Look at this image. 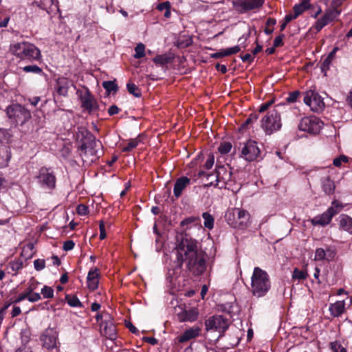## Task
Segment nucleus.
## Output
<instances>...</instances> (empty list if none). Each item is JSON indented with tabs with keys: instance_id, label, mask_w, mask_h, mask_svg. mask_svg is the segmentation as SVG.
Listing matches in <instances>:
<instances>
[{
	"instance_id": "nucleus-1",
	"label": "nucleus",
	"mask_w": 352,
	"mask_h": 352,
	"mask_svg": "<svg viewBox=\"0 0 352 352\" xmlns=\"http://www.w3.org/2000/svg\"><path fill=\"white\" fill-rule=\"evenodd\" d=\"M177 242L178 265L181 267L185 262L194 276L201 275L206 270V252L199 249L197 241L186 234L178 235Z\"/></svg>"
},
{
	"instance_id": "nucleus-2",
	"label": "nucleus",
	"mask_w": 352,
	"mask_h": 352,
	"mask_svg": "<svg viewBox=\"0 0 352 352\" xmlns=\"http://www.w3.org/2000/svg\"><path fill=\"white\" fill-rule=\"evenodd\" d=\"M102 148V143L90 135L78 148L79 155L86 165H90L99 157Z\"/></svg>"
},
{
	"instance_id": "nucleus-3",
	"label": "nucleus",
	"mask_w": 352,
	"mask_h": 352,
	"mask_svg": "<svg viewBox=\"0 0 352 352\" xmlns=\"http://www.w3.org/2000/svg\"><path fill=\"white\" fill-rule=\"evenodd\" d=\"M252 294L258 298L266 295L271 287V282L267 273L258 267L254 269L251 278Z\"/></svg>"
},
{
	"instance_id": "nucleus-4",
	"label": "nucleus",
	"mask_w": 352,
	"mask_h": 352,
	"mask_svg": "<svg viewBox=\"0 0 352 352\" xmlns=\"http://www.w3.org/2000/svg\"><path fill=\"white\" fill-rule=\"evenodd\" d=\"M12 54L21 60H37L41 58L40 50L28 42H19L10 45Z\"/></svg>"
},
{
	"instance_id": "nucleus-5",
	"label": "nucleus",
	"mask_w": 352,
	"mask_h": 352,
	"mask_svg": "<svg viewBox=\"0 0 352 352\" xmlns=\"http://www.w3.org/2000/svg\"><path fill=\"white\" fill-rule=\"evenodd\" d=\"M8 118L15 124L23 125L31 118L30 111L19 104H12L6 108Z\"/></svg>"
},
{
	"instance_id": "nucleus-6",
	"label": "nucleus",
	"mask_w": 352,
	"mask_h": 352,
	"mask_svg": "<svg viewBox=\"0 0 352 352\" xmlns=\"http://www.w3.org/2000/svg\"><path fill=\"white\" fill-rule=\"evenodd\" d=\"M281 126L280 115L278 109L269 111L261 120V127L268 134L279 130Z\"/></svg>"
},
{
	"instance_id": "nucleus-7",
	"label": "nucleus",
	"mask_w": 352,
	"mask_h": 352,
	"mask_svg": "<svg viewBox=\"0 0 352 352\" xmlns=\"http://www.w3.org/2000/svg\"><path fill=\"white\" fill-rule=\"evenodd\" d=\"M213 177L216 182L215 186L219 188H226L232 182L231 168L228 166H219L214 173H210L208 177Z\"/></svg>"
},
{
	"instance_id": "nucleus-8",
	"label": "nucleus",
	"mask_w": 352,
	"mask_h": 352,
	"mask_svg": "<svg viewBox=\"0 0 352 352\" xmlns=\"http://www.w3.org/2000/svg\"><path fill=\"white\" fill-rule=\"evenodd\" d=\"M229 321L220 315L213 316L207 319L205 322L206 331H218L221 337L229 327Z\"/></svg>"
},
{
	"instance_id": "nucleus-9",
	"label": "nucleus",
	"mask_w": 352,
	"mask_h": 352,
	"mask_svg": "<svg viewBox=\"0 0 352 352\" xmlns=\"http://www.w3.org/2000/svg\"><path fill=\"white\" fill-rule=\"evenodd\" d=\"M303 101L313 111H321L324 107V102L322 97L312 89L303 94Z\"/></svg>"
},
{
	"instance_id": "nucleus-10",
	"label": "nucleus",
	"mask_w": 352,
	"mask_h": 352,
	"mask_svg": "<svg viewBox=\"0 0 352 352\" xmlns=\"http://www.w3.org/2000/svg\"><path fill=\"white\" fill-rule=\"evenodd\" d=\"M322 126V122L318 118L310 116L301 119L298 129L309 133L316 134L319 133Z\"/></svg>"
},
{
	"instance_id": "nucleus-11",
	"label": "nucleus",
	"mask_w": 352,
	"mask_h": 352,
	"mask_svg": "<svg viewBox=\"0 0 352 352\" xmlns=\"http://www.w3.org/2000/svg\"><path fill=\"white\" fill-rule=\"evenodd\" d=\"M260 154V149L256 142L250 140L247 141L241 148V157L246 161L255 160Z\"/></svg>"
},
{
	"instance_id": "nucleus-12",
	"label": "nucleus",
	"mask_w": 352,
	"mask_h": 352,
	"mask_svg": "<svg viewBox=\"0 0 352 352\" xmlns=\"http://www.w3.org/2000/svg\"><path fill=\"white\" fill-rule=\"evenodd\" d=\"M43 347L48 350L57 348L58 332L52 328L47 329L40 337Z\"/></svg>"
},
{
	"instance_id": "nucleus-13",
	"label": "nucleus",
	"mask_w": 352,
	"mask_h": 352,
	"mask_svg": "<svg viewBox=\"0 0 352 352\" xmlns=\"http://www.w3.org/2000/svg\"><path fill=\"white\" fill-rule=\"evenodd\" d=\"M38 183L43 187L52 189L56 185V177L54 173L49 168L43 167L39 170L37 176Z\"/></svg>"
},
{
	"instance_id": "nucleus-14",
	"label": "nucleus",
	"mask_w": 352,
	"mask_h": 352,
	"mask_svg": "<svg viewBox=\"0 0 352 352\" xmlns=\"http://www.w3.org/2000/svg\"><path fill=\"white\" fill-rule=\"evenodd\" d=\"M336 255V249L334 246L324 245L316 250L315 260L330 261L333 260Z\"/></svg>"
},
{
	"instance_id": "nucleus-15",
	"label": "nucleus",
	"mask_w": 352,
	"mask_h": 352,
	"mask_svg": "<svg viewBox=\"0 0 352 352\" xmlns=\"http://www.w3.org/2000/svg\"><path fill=\"white\" fill-rule=\"evenodd\" d=\"M263 3L264 0H239L234 1L233 4L239 12H245L260 8Z\"/></svg>"
},
{
	"instance_id": "nucleus-16",
	"label": "nucleus",
	"mask_w": 352,
	"mask_h": 352,
	"mask_svg": "<svg viewBox=\"0 0 352 352\" xmlns=\"http://www.w3.org/2000/svg\"><path fill=\"white\" fill-rule=\"evenodd\" d=\"M340 12L337 9L327 11L322 18L317 20L314 28L316 30L317 32H320L325 25L333 21L340 14Z\"/></svg>"
},
{
	"instance_id": "nucleus-17",
	"label": "nucleus",
	"mask_w": 352,
	"mask_h": 352,
	"mask_svg": "<svg viewBox=\"0 0 352 352\" xmlns=\"http://www.w3.org/2000/svg\"><path fill=\"white\" fill-rule=\"evenodd\" d=\"M351 305H352V297H347L346 300H338L335 303L331 304L329 310L332 316L339 317L344 313L345 306H350Z\"/></svg>"
},
{
	"instance_id": "nucleus-18",
	"label": "nucleus",
	"mask_w": 352,
	"mask_h": 352,
	"mask_svg": "<svg viewBox=\"0 0 352 352\" xmlns=\"http://www.w3.org/2000/svg\"><path fill=\"white\" fill-rule=\"evenodd\" d=\"M82 107L91 113L98 109V104L95 98L87 90L80 96Z\"/></svg>"
},
{
	"instance_id": "nucleus-19",
	"label": "nucleus",
	"mask_w": 352,
	"mask_h": 352,
	"mask_svg": "<svg viewBox=\"0 0 352 352\" xmlns=\"http://www.w3.org/2000/svg\"><path fill=\"white\" fill-rule=\"evenodd\" d=\"M235 217L236 223L234 225V228L243 229L248 226L250 214L245 210L234 208L232 210Z\"/></svg>"
},
{
	"instance_id": "nucleus-20",
	"label": "nucleus",
	"mask_w": 352,
	"mask_h": 352,
	"mask_svg": "<svg viewBox=\"0 0 352 352\" xmlns=\"http://www.w3.org/2000/svg\"><path fill=\"white\" fill-rule=\"evenodd\" d=\"M102 334L111 341L117 338L116 329L111 321L102 322L100 324Z\"/></svg>"
},
{
	"instance_id": "nucleus-21",
	"label": "nucleus",
	"mask_w": 352,
	"mask_h": 352,
	"mask_svg": "<svg viewBox=\"0 0 352 352\" xmlns=\"http://www.w3.org/2000/svg\"><path fill=\"white\" fill-rule=\"evenodd\" d=\"M332 212L327 210L321 214L317 215L311 219V223L313 226H326L330 223L333 219Z\"/></svg>"
},
{
	"instance_id": "nucleus-22",
	"label": "nucleus",
	"mask_w": 352,
	"mask_h": 352,
	"mask_svg": "<svg viewBox=\"0 0 352 352\" xmlns=\"http://www.w3.org/2000/svg\"><path fill=\"white\" fill-rule=\"evenodd\" d=\"M71 85L72 82L68 78H58L56 80L55 89L60 96H66Z\"/></svg>"
},
{
	"instance_id": "nucleus-23",
	"label": "nucleus",
	"mask_w": 352,
	"mask_h": 352,
	"mask_svg": "<svg viewBox=\"0 0 352 352\" xmlns=\"http://www.w3.org/2000/svg\"><path fill=\"white\" fill-rule=\"evenodd\" d=\"M338 226L339 228L352 234V217L350 216L342 214L338 218Z\"/></svg>"
},
{
	"instance_id": "nucleus-24",
	"label": "nucleus",
	"mask_w": 352,
	"mask_h": 352,
	"mask_svg": "<svg viewBox=\"0 0 352 352\" xmlns=\"http://www.w3.org/2000/svg\"><path fill=\"white\" fill-rule=\"evenodd\" d=\"M201 329L199 327H192L186 329L181 336L178 337L179 342H185L191 339L197 338L200 333Z\"/></svg>"
},
{
	"instance_id": "nucleus-25",
	"label": "nucleus",
	"mask_w": 352,
	"mask_h": 352,
	"mask_svg": "<svg viewBox=\"0 0 352 352\" xmlns=\"http://www.w3.org/2000/svg\"><path fill=\"white\" fill-rule=\"evenodd\" d=\"M98 270L94 268L91 270L87 275V285L89 289L94 291L98 288Z\"/></svg>"
},
{
	"instance_id": "nucleus-26",
	"label": "nucleus",
	"mask_w": 352,
	"mask_h": 352,
	"mask_svg": "<svg viewBox=\"0 0 352 352\" xmlns=\"http://www.w3.org/2000/svg\"><path fill=\"white\" fill-rule=\"evenodd\" d=\"M190 179L187 177H182L177 179L174 185V195L176 197H179L183 191V190L190 184Z\"/></svg>"
},
{
	"instance_id": "nucleus-27",
	"label": "nucleus",
	"mask_w": 352,
	"mask_h": 352,
	"mask_svg": "<svg viewBox=\"0 0 352 352\" xmlns=\"http://www.w3.org/2000/svg\"><path fill=\"white\" fill-rule=\"evenodd\" d=\"M199 312L197 309H190L188 310H185L183 312H182L179 317V320L181 321L185 322V321H189V322H193L197 320L198 317Z\"/></svg>"
},
{
	"instance_id": "nucleus-28",
	"label": "nucleus",
	"mask_w": 352,
	"mask_h": 352,
	"mask_svg": "<svg viewBox=\"0 0 352 352\" xmlns=\"http://www.w3.org/2000/svg\"><path fill=\"white\" fill-rule=\"evenodd\" d=\"M322 188L326 195H332L334 193L336 186L334 182L329 177H324L321 179Z\"/></svg>"
},
{
	"instance_id": "nucleus-29",
	"label": "nucleus",
	"mask_w": 352,
	"mask_h": 352,
	"mask_svg": "<svg viewBox=\"0 0 352 352\" xmlns=\"http://www.w3.org/2000/svg\"><path fill=\"white\" fill-rule=\"evenodd\" d=\"M10 154L8 147L3 146L0 147V166L3 167L8 164L10 159Z\"/></svg>"
},
{
	"instance_id": "nucleus-30",
	"label": "nucleus",
	"mask_w": 352,
	"mask_h": 352,
	"mask_svg": "<svg viewBox=\"0 0 352 352\" xmlns=\"http://www.w3.org/2000/svg\"><path fill=\"white\" fill-rule=\"evenodd\" d=\"M309 0H303L300 3L296 4L294 6V13L297 17L309 8Z\"/></svg>"
},
{
	"instance_id": "nucleus-31",
	"label": "nucleus",
	"mask_w": 352,
	"mask_h": 352,
	"mask_svg": "<svg viewBox=\"0 0 352 352\" xmlns=\"http://www.w3.org/2000/svg\"><path fill=\"white\" fill-rule=\"evenodd\" d=\"M338 50V47H335L327 56V57L324 60L321 69L322 72L327 70L329 68V65L331 63L332 60L334 58L336 52Z\"/></svg>"
},
{
	"instance_id": "nucleus-32",
	"label": "nucleus",
	"mask_w": 352,
	"mask_h": 352,
	"mask_svg": "<svg viewBox=\"0 0 352 352\" xmlns=\"http://www.w3.org/2000/svg\"><path fill=\"white\" fill-rule=\"evenodd\" d=\"M202 217L204 220V226L209 230L212 229L214 227V217L208 212H204L202 214Z\"/></svg>"
},
{
	"instance_id": "nucleus-33",
	"label": "nucleus",
	"mask_w": 352,
	"mask_h": 352,
	"mask_svg": "<svg viewBox=\"0 0 352 352\" xmlns=\"http://www.w3.org/2000/svg\"><path fill=\"white\" fill-rule=\"evenodd\" d=\"M23 267V261L21 259H16L10 261L8 264V268L14 272L13 275H16V273Z\"/></svg>"
},
{
	"instance_id": "nucleus-34",
	"label": "nucleus",
	"mask_w": 352,
	"mask_h": 352,
	"mask_svg": "<svg viewBox=\"0 0 352 352\" xmlns=\"http://www.w3.org/2000/svg\"><path fill=\"white\" fill-rule=\"evenodd\" d=\"M343 207L344 206L341 203L337 200H334L331 202V206L327 210L332 212V216L334 217L342 210Z\"/></svg>"
},
{
	"instance_id": "nucleus-35",
	"label": "nucleus",
	"mask_w": 352,
	"mask_h": 352,
	"mask_svg": "<svg viewBox=\"0 0 352 352\" xmlns=\"http://www.w3.org/2000/svg\"><path fill=\"white\" fill-rule=\"evenodd\" d=\"M140 142L141 140L140 135L134 139H131L127 145L123 148L122 151L124 152H129L132 149L135 148Z\"/></svg>"
},
{
	"instance_id": "nucleus-36",
	"label": "nucleus",
	"mask_w": 352,
	"mask_h": 352,
	"mask_svg": "<svg viewBox=\"0 0 352 352\" xmlns=\"http://www.w3.org/2000/svg\"><path fill=\"white\" fill-rule=\"evenodd\" d=\"M170 60H171L170 57L168 56L166 54L157 55V56H155L153 58V62L155 64L160 65H166V64L168 63L169 62H170Z\"/></svg>"
},
{
	"instance_id": "nucleus-37",
	"label": "nucleus",
	"mask_w": 352,
	"mask_h": 352,
	"mask_svg": "<svg viewBox=\"0 0 352 352\" xmlns=\"http://www.w3.org/2000/svg\"><path fill=\"white\" fill-rule=\"evenodd\" d=\"M65 299L69 304V306L73 307H82V303L79 300V299L76 296H70L67 295Z\"/></svg>"
},
{
	"instance_id": "nucleus-38",
	"label": "nucleus",
	"mask_w": 352,
	"mask_h": 352,
	"mask_svg": "<svg viewBox=\"0 0 352 352\" xmlns=\"http://www.w3.org/2000/svg\"><path fill=\"white\" fill-rule=\"evenodd\" d=\"M102 87L108 93H111V91H117L118 85L115 83L114 81L108 80L104 81L102 82Z\"/></svg>"
},
{
	"instance_id": "nucleus-39",
	"label": "nucleus",
	"mask_w": 352,
	"mask_h": 352,
	"mask_svg": "<svg viewBox=\"0 0 352 352\" xmlns=\"http://www.w3.org/2000/svg\"><path fill=\"white\" fill-rule=\"evenodd\" d=\"M145 46L142 43H138L135 47V54L133 55L135 58H141L145 56L144 53Z\"/></svg>"
},
{
	"instance_id": "nucleus-40",
	"label": "nucleus",
	"mask_w": 352,
	"mask_h": 352,
	"mask_svg": "<svg viewBox=\"0 0 352 352\" xmlns=\"http://www.w3.org/2000/svg\"><path fill=\"white\" fill-rule=\"evenodd\" d=\"M307 276V274L306 272L298 270V268H295L292 274V278L294 279H298V280H305Z\"/></svg>"
},
{
	"instance_id": "nucleus-41",
	"label": "nucleus",
	"mask_w": 352,
	"mask_h": 352,
	"mask_svg": "<svg viewBox=\"0 0 352 352\" xmlns=\"http://www.w3.org/2000/svg\"><path fill=\"white\" fill-rule=\"evenodd\" d=\"M128 91L133 94L135 97L139 98L141 96L140 91L134 83H128L126 85Z\"/></svg>"
},
{
	"instance_id": "nucleus-42",
	"label": "nucleus",
	"mask_w": 352,
	"mask_h": 352,
	"mask_svg": "<svg viewBox=\"0 0 352 352\" xmlns=\"http://www.w3.org/2000/svg\"><path fill=\"white\" fill-rule=\"evenodd\" d=\"M44 298H52L54 297V289L49 286L45 285L41 290Z\"/></svg>"
},
{
	"instance_id": "nucleus-43",
	"label": "nucleus",
	"mask_w": 352,
	"mask_h": 352,
	"mask_svg": "<svg viewBox=\"0 0 352 352\" xmlns=\"http://www.w3.org/2000/svg\"><path fill=\"white\" fill-rule=\"evenodd\" d=\"M23 70L25 72H32L34 74H41L42 73V69L36 65H27L23 67Z\"/></svg>"
},
{
	"instance_id": "nucleus-44",
	"label": "nucleus",
	"mask_w": 352,
	"mask_h": 352,
	"mask_svg": "<svg viewBox=\"0 0 352 352\" xmlns=\"http://www.w3.org/2000/svg\"><path fill=\"white\" fill-rule=\"evenodd\" d=\"M11 135L9 131L4 129H0V142L7 143Z\"/></svg>"
},
{
	"instance_id": "nucleus-45",
	"label": "nucleus",
	"mask_w": 352,
	"mask_h": 352,
	"mask_svg": "<svg viewBox=\"0 0 352 352\" xmlns=\"http://www.w3.org/2000/svg\"><path fill=\"white\" fill-rule=\"evenodd\" d=\"M232 146L231 143L225 142L220 144L218 150L221 154H226L230 151Z\"/></svg>"
},
{
	"instance_id": "nucleus-46",
	"label": "nucleus",
	"mask_w": 352,
	"mask_h": 352,
	"mask_svg": "<svg viewBox=\"0 0 352 352\" xmlns=\"http://www.w3.org/2000/svg\"><path fill=\"white\" fill-rule=\"evenodd\" d=\"M258 118V115L256 113H251L248 118L241 125L242 128H246L250 124H252L253 122L256 121Z\"/></svg>"
},
{
	"instance_id": "nucleus-47",
	"label": "nucleus",
	"mask_w": 352,
	"mask_h": 352,
	"mask_svg": "<svg viewBox=\"0 0 352 352\" xmlns=\"http://www.w3.org/2000/svg\"><path fill=\"white\" fill-rule=\"evenodd\" d=\"M349 158L344 155H341L338 157L335 158L333 162V164L336 167H340L342 162L347 163Z\"/></svg>"
},
{
	"instance_id": "nucleus-48",
	"label": "nucleus",
	"mask_w": 352,
	"mask_h": 352,
	"mask_svg": "<svg viewBox=\"0 0 352 352\" xmlns=\"http://www.w3.org/2000/svg\"><path fill=\"white\" fill-rule=\"evenodd\" d=\"M331 349L333 352H347L346 349L337 342L331 343Z\"/></svg>"
},
{
	"instance_id": "nucleus-49",
	"label": "nucleus",
	"mask_w": 352,
	"mask_h": 352,
	"mask_svg": "<svg viewBox=\"0 0 352 352\" xmlns=\"http://www.w3.org/2000/svg\"><path fill=\"white\" fill-rule=\"evenodd\" d=\"M225 217L228 223L234 228V225H235L234 223L236 221L233 210L226 213Z\"/></svg>"
},
{
	"instance_id": "nucleus-50",
	"label": "nucleus",
	"mask_w": 352,
	"mask_h": 352,
	"mask_svg": "<svg viewBox=\"0 0 352 352\" xmlns=\"http://www.w3.org/2000/svg\"><path fill=\"white\" fill-rule=\"evenodd\" d=\"M241 48L239 45H236L232 47H229L227 49H224V54H226V56L238 53L240 51Z\"/></svg>"
},
{
	"instance_id": "nucleus-51",
	"label": "nucleus",
	"mask_w": 352,
	"mask_h": 352,
	"mask_svg": "<svg viewBox=\"0 0 352 352\" xmlns=\"http://www.w3.org/2000/svg\"><path fill=\"white\" fill-rule=\"evenodd\" d=\"M34 267L36 270L41 271L45 267V262L43 259H36L34 261Z\"/></svg>"
},
{
	"instance_id": "nucleus-52",
	"label": "nucleus",
	"mask_w": 352,
	"mask_h": 352,
	"mask_svg": "<svg viewBox=\"0 0 352 352\" xmlns=\"http://www.w3.org/2000/svg\"><path fill=\"white\" fill-rule=\"evenodd\" d=\"M77 213L79 215H86L89 212L88 207L84 204H80L76 208Z\"/></svg>"
},
{
	"instance_id": "nucleus-53",
	"label": "nucleus",
	"mask_w": 352,
	"mask_h": 352,
	"mask_svg": "<svg viewBox=\"0 0 352 352\" xmlns=\"http://www.w3.org/2000/svg\"><path fill=\"white\" fill-rule=\"evenodd\" d=\"M41 299V294L37 292H34L28 295V301L30 302H38Z\"/></svg>"
},
{
	"instance_id": "nucleus-54",
	"label": "nucleus",
	"mask_w": 352,
	"mask_h": 352,
	"mask_svg": "<svg viewBox=\"0 0 352 352\" xmlns=\"http://www.w3.org/2000/svg\"><path fill=\"white\" fill-rule=\"evenodd\" d=\"M300 95V92L298 91H294L290 93L288 98H287V102H294L296 101V99Z\"/></svg>"
},
{
	"instance_id": "nucleus-55",
	"label": "nucleus",
	"mask_w": 352,
	"mask_h": 352,
	"mask_svg": "<svg viewBox=\"0 0 352 352\" xmlns=\"http://www.w3.org/2000/svg\"><path fill=\"white\" fill-rule=\"evenodd\" d=\"M284 37H285L284 34H280L274 38V47H280L283 45V40Z\"/></svg>"
},
{
	"instance_id": "nucleus-56",
	"label": "nucleus",
	"mask_w": 352,
	"mask_h": 352,
	"mask_svg": "<svg viewBox=\"0 0 352 352\" xmlns=\"http://www.w3.org/2000/svg\"><path fill=\"white\" fill-rule=\"evenodd\" d=\"M75 243L72 240L66 241L63 244V250L65 251L72 250L74 248Z\"/></svg>"
},
{
	"instance_id": "nucleus-57",
	"label": "nucleus",
	"mask_w": 352,
	"mask_h": 352,
	"mask_svg": "<svg viewBox=\"0 0 352 352\" xmlns=\"http://www.w3.org/2000/svg\"><path fill=\"white\" fill-rule=\"evenodd\" d=\"M198 219H199V218L195 217H190L186 218L185 219H184L183 221H181V226H184L186 225H188L190 223L195 222Z\"/></svg>"
},
{
	"instance_id": "nucleus-58",
	"label": "nucleus",
	"mask_w": 352,
	"mask_h": 352,
	"mask_svg": "<svg viewBox=\"0 0 352 352\" xmlns=\"http://www.w3.org/2000/svg\"><path fill=\"white\" fill-rule=\"evenodd\" d=\"M25 298L28 299V294H26V292L21 293L19 295V296L12 302V303H19Z\"/></svg>"
},
{
	"instance_id": "nucleus-59",
	"label": "nucleus",
	"mask_w": 352,
	"mask_h": 352,
	"mask_svg": "<svg viewBox=\"0 0 352 352\" xmlns=\"http://www.w3.org/2000/svg\"><path fill=\"white\" fill-rule=\"evenodd\" d=\"M214 164V157L212 155H210L207 161L204 164V168L206 169H210Z\"/></svg>"
},
{
	"instance_id": "nucleus-60",
	"label": "nucleus",
	"mask_w": 352,
	"mask_h": 352,
	"mask_svg": "<svg viewBox=\"0 0 352 352\" xmlns=\"http://www.w3.org/2000/svg\"><path fill=\"white\" fill-rule=\"evenodd\" d=\"M157 8L160 11H162L164 10L170 9V3L169 1L163 2V3H160Z\"/></svg>"
},
{
	"instance_id": "nucleus-61",
	"label": "nucleus",
	"mask_w": 352,
	"mask_h": 352,
	"mask_svg": "<svg viewBox=\"0 0 352 352\" xmlns=\"http://www.w3.org/2000/svg\"><path fill=\"white\" fill-rule=\"evenodd\" d=\"M120 111V109L116 105H111L109 109L108 113L110 116H113L115 114L118 113Z\"/></svg>"
},
{
	"instance_id": "nucleus-62",
	"label": "nucleus",
	"mask_w": 352,
	"mask_h": 352,
	"mask_svg": "<svg viewBox=\"0 0 352 352\" xmlns=\"http://www.w3.org/2000/svg\"><path fill=\"white\" fill-rule=\"evenodd\" d=\"M99 227H100V239L102 240L106 237L104 225L102 221H100Z\"/></svg>"
},
{
	"instance_id": "nucleus-63",
	"label": "nucleus",
	"mask_w": 352,
	"mask_h": 352,
	"mask_svg": "<svg viewBox=\"0 0 352 352\" xmlns=\"http://www.w3.org/2000/svg\"><path fill=\"white\" fill-rule=\"evenodd\" d=\"M272 102H267L266 103H264L263 104L261 105V107H259V113H263L265 111H267L268 109V108L270 107V106L272 104Z\"/></svg>"
},
{
	"instance_id": "nucleus-64",
	"label": "nucleus",
	"mask_w": 352,
	"mask_h": 352,
	"mask_svg": "<svg viewBox=\"0 0 352 352\" xmlns=\"http://www.w3.org/2000/svg\"><path fill=\"white\" fill-rule=\"evenodd\" d=\"M126 327L129 329V331L131 332H132L133 333H136L138 332V329L133 325L130 322H127L126 324Z\"/></svg>"
}]
</instances>
